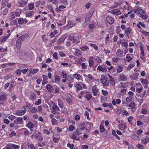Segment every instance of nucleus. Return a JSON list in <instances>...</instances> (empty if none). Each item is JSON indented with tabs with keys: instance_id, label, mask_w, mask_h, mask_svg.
Returning a JSON list of instances; mask_svg holds the SVG:
<instances>
[{
	"instance_id": "nucleus-64",
	"label": "nucleus",
	"mask_w": 149,
	"mask_h": 149,
	"mask_svg": "<svg viewBox=\"0 0 149 149\" xmlns=\"http://www.w3.org/2000/svg\"><path fill=\"white\" fill-rule=\"evenodd\" d=\"M95 60L97 62V63H100L102 62V61L101 59H100V58L98 57H97L95 58Z\"/></svg>"
},
{
	"instance_id": "nucleus-45",
	"label": "nucleus",
	"mask_w": 149,
	"mask_h": 149,
	"mask_svg": "<svg viewBox=\"0 0 149 149\" xmlns=\"http://www.w3.org/2000/svg\"><path fill=\"white\" fill-rule=\"evenodd\" d=\"M27 127L31 129L33 127V124L31 122H29L27 125Z\"/></svg>"
},
{
	"instance_id": "nucleus-40",
	"label": "nucleus",
	"mask_w": 149,
	"mask_h": 149,
	"mask_svg": "<svg viewBox=\"0 0 149 149\" xmlns=\"http://www.w3.org/2000/svg\"><path fill=\"white\" fill-rule=\"evenodd\" d=\"M88 78L90 79L92 81H94V78L93 77L91 74H89L87 75Z\"/></svg>"
},
{
	"instance_id": "nucleus-21",
	"label": "nucleus",
	"mask_w": 149,
	"mask_h": 149,
	"mask_svg": "<svg viewBox=\"0 0 149 149\" xmlns=\"http://www.w3.org/2000/svg\"><path fill=\"white\" fill-rule=\"evenodd\" d=\"M123 65H118V68L117 69V73H120L122 71L123 69Z\"/></svg>"
},
{
	"instance_id": "nucleus-54",
	"label": "nucleus",
	"mask_w": 149,
	"mask_h": 149,
	"mask_svg": "<svg viewBox=\"0 0 149 149\" xmlns=\"http://www.w3.org/2000/svg\"><path fill=\"white\" fill-rule=\"evenodd\" d=\"M51 122H52V124L53 125L57 124V120L54 118H53V119L52 120Z\"/></svg>"
},
{
	"instance_id": "nucleus-29",
	"label": "nucleus",
	"mask_w": 149,
	"mask_h": 149,
	"mask_svg": "<svg viewBox=\"0 0 149 149\" xmlns=\"http://www.w3.org/2000/svg\"><path fill=\"white\" fill-rule=\"evenodd\" d=\"M34 3H31L29 4V10H31L33 9L34 7Z\"/></svg>"
},
{
	"instance_id": "nucleus-31",
	"label": "nucleus",
	"mask_w": 149,
	"mask_h": 149,
	"mask_svg": "<svg viewBox=\"0 0 149 149\" xmlns=\"http://www.w3.org/2000/svg\"><path fill=\"white\" fill-rule=\"evenodd\" d=\"M6 99V96L5 95H2L0 96V101H4Z\"/></svg>"
},
{
	"instance_id": "nucleus-46",
	"label": "nucleus",
	"mask_w": 149,
	"mask_h": 149,
	"mask_svg": "<svg viewBox=\"0 0 149 149\" xmlns=\"http://www.w3.org/2000/svg\"><path fill=\"white\" fill-rule=\"evenodd\" d=\"M101 100L102 102H106L107 101V98L106 97L101 96Z\"/></svg>"
},
{
	"instance_id": "nucleus-41",
	"label": "nucleus",
	"mask_w": 149,
	"mask_h": 149,
	"mask_svg": "<svg viewBox=\"0 0 149 149\" xmlns=\"http://www.w3.org/2000/svg\"><path fill=\"white\" fill-rule=\"evenodd\" d=\"M109 81L110 84L111 85V86H113L114 85L115 83V81L114 80V79L109 80Z\"/></svg>"
},
{
	"instance_id": "nucleus-62",
	"label": "nucleus",
	"mask_w": 149,
	"mask_h": 149,
	"mask_svg": "<svg viewBox=\"0 0 149 149\" xmlns=\"http://www.w3.org/2000/svg\"><path fill=\"white\" fill-rule=\"evenodd\" d=\"M66 100L67 102L70 104H72V100H71L69 98H66Z\"/></svg>"
},
{
	"instance_id": "nucleus-20",
	"label": "nucleus",
	"mask_w": 149,
	"mask_h": 149,
	"mask_svg": "<svg viewBox=\"0 0 149 149\" xmlns=\"http://www.w3.org/2000/svg\"><path fill=\"white\" fill-rule=\"evenodd\" d=\"M73 134H74L75 135L79 136V135L82 134V133L81 131L79 129H78V128L77 129L75 132Z\"/></svg>"
},
{
	"instance_id": "nucleus-18",
	"label": "nucleus",
	"mask_w": 149,
	"mask_h": 149,
	"mask_svg": "<svg viewBox=\"0 0 149 149\" xmlns=\"http://www.w3.org/2000/svg\"><path fill=\"white\" fill-rule=\"evenodd\" d=\"M113 13L117 15L121 14L120 11L118 9H114L112 10Z\"/></svg>"
},
{
	"instance_id": "nucleus-34",
	"label": "nucleus",
	"mask_w": 149,
	"mask_h": 149,
	"mask_svg": "<svg viewBox=\"0 0 149 149\" xmlns=\"http://www.w3.org/2000/svg\"><path fill=\"white\" fill-rule=\"evenodd\" d=\"M85 97L88 101L90 100L92 97V95L90 94H88L85 95Z\"/></svg>"
},
{
	"instance_id": "nucleus-23",
	"label": "nucleus",
	"mask_w": 149,
	"mask_h": 149,
	"mask_svg": "<svg viewBox=\"0 0 149 149\" xmlns=\"http://www.w3.org/2000/svg\"><path fill=\"white\" fill-rule=\"evenodd\" d=\"M8 0H3L1 2L2 7L1 9L3 8L8 3Z\"/></svg>"
},
{
	"instance_id": "nucleus-61",
	"label": "nucleus",
	"mask_w": 149,
	"mask_h": 149,
	"mask_svg": "<svg viewBox=\"0 0 149 149\" xmlns=\"http://www.w3.org/2000/svg\"><path fill=\"white\" fill-rule=\"evenodd\" d=\"M88 27L90 29H92L95 27V25L93 24H90L89 25Z\"/></svg>"
},
{
	"instance_id": "nucleus-39",
	"label": "nucleus",
	"mask_w": 149,
	"mask_h": 149,
	"mask_svg": "<svg viewBox=\"0 0 149 149\" xmlns=\"http://www.w3.org/2000/svg\"><path fill=\"white\" fill-rule=\"evenodd\" d=\"M60 3L67 5L68 4L67 0H60Z\"/></svg>"
},
{
	"instance_id": "nucleus-22",
	"label": "nucleus",
	"mask_w": 149,
	"mask_h": 149,
	"mask_svg": "<svg viewBox=\"0 0 149 149\" xmlns=\"http://www.w3.org/2000/svg\"><path fill=\"white\" fill-rule=\"evenodd\" d=\"M129 107L131 108V109H134L136 106L134 102V101L132 102L129 104Z\"/></svg>"
},
{
	"instance_id": "nucleus-49",
	"label": "nucleus",
	"mask_w": 149,
	"mask_h": 149,
	"mask_svg": "<svg viewBox=\"0 0 149 149\" xmlns=\"http://www.w3.org/2000/svg\"><path fill=\"white\" fill-rule=\"evenodd\" d=\"M141 82L142 83L144 84H148V81L146 79H142V78L141 79Z\"/></svg>"
},
{
	"instance_id": "nucleus-3",
	"label": "nucleus",
	"mask_w": 149,
	"mask_h": 149,
	"mask_svg": "<svg viewBox=\"0 0 149 149\" xmlns=\"http://www.w3.org/2000/svg\"><path fill=\"white\" fill-rule=\"evenodd\" d=\"M35 137L36 139L38 141H42L43 140V138L40 132H38L37 133H35Z\"/></svg>"
},
{
	"instance_id": "nucleus-42",
	"label": "nucleus",
	"mask_w": 149,
	"mask_h": 149,
	"mask_svg": "<svg viewBox=\"0 0 149 149\" xmlns=\"http://www.w3.org/2000/svg\"><path fill=\"white\" fill-rule=\"evenodd\" d=\"M135 65V63H132L130 65L127 69V70H130L132 68L134 67Z\"/></svg>"
},
{
	"instance_id": "nucleus-55",
	"label": "nucleus",
	"mask_w": 149,
	"mask_h": 149,
	"mask_svg": "<svg viewBox=\"0 0 149 149\" xmlns=\"http://www.w3.org/2000/svg\"><path fill=\"white\" fill-rule=\"evenodd\" d=\"M72 43H73L72 42L69 40H67L66 43L67 45L68 46H70Z\"/></svg>"
},
{
	"instance_id": "nucleus-12",
	"label": "nucleus",
	"mask_w": 149,
	"mask_h": 149,
	"mask_svg": "<svg viewBox=\"0 0 149 149\" xmlns=\"http://www.w3.org/2000/svg\"><path fill=\"white\" fill-rule=\"evenodd\" d=\"M42 76L43 77L42 85V86H44L45 84H47L48 83V81L46 79V78L47 77L46 75L45 74H42Z\"/></svg>"
},
{
	"instance_id": "nucleus-53",
	"label": "nucleus",
	"mask_w": 149,
	"mask_h": 149,
	"mask_svg": "<svg viewBox=\"0 0 149 149\" xmlns=\"http://www.w3.org/2000/svg\"><path fill=\"white\" fill-rule=\"evenodd\" d=\"M89 65L90 67H92L94 64V62L92 59H90L89 61Z\"/></svg>"
},
{
	"instance_id": "nucleus-59",
	"label": "nucleus",
	"mask_w": 149,
	"mask_h": 149,
	"mask_svg": "<svg viewBox=\"0 0 149 149\" xmlns=\"http://www.w3.org/2000/svg\"><path fill=\"white\" fill-rule=\"evenodd\" d=\"M61 73L62 74V76L63 78H66L67 77V74L65 72L63 71Z\"/></svg>"
},
{
	"instance_id": "nucleus-63",
	"label": "nucleus",
	"mask_w": 149,
	"mask_h": 149,
	"mask_svg": "<svg viewBox=\"0 0 149 149\" xmlns=\"http://www.w3.org/2000/svg\"><path fill=\"white\" fill-rule=\"evenodd\" d=\"M136 147L139 148V149H144L143 146L142 145L139 144H137Z\"/></svg>"
},
{
	"instance_id": "nucleus-16",
	"label": "nucleus",
	"mask_w": 149,
	"mask_h": 149,
	"mask_svg": "<svg viewBox=\"0 0 149 149\" xmlns=\"http://www.w3.org/2000/svg\"><path fill=\"white\" fill-rule=\"evenodd\" d=\"M141 142L144 145H146L149 142V139L147 138H143L141 139Z\"/></svg>"
},
{
	"instance_id": "nucleus-2",
	"label": "nucleus",
	"mask_w": 149,
	"mask_h": 149,
	"mask_svg": "<svg viewBox=\"0 0 149 149\" xmlns=\"http://www.w3.org/2000/svg\"><path fill=\"white\" fill-rule=\"evenodd\" d=\"M68 36L67 34H65L63 35L57 41L56 43L58 45H60L64 42L65 39Z\"/></svg>"
},
{
	"instance_id": "nucleus-37",
	"label": "nucleus",
	"mask_w": 149,
	"mask_h": 149,
	"mask_svg": "<svg viewBox=\"0 0 149 149\" xmlns=\"http://www.w3.org/2000/svg\"><path fill=\"white\" fill-rule=\"evenodd\" d=\"M39 70L38 69H36L34 70H30V73L33 74L37 73Z\"/></svg>"
},
{
	"instance_id": "nucleus-1",
	"label": "nucleus",
	"mask_w": 149,
	"mask_h": 149,
	"mask_svg": "<svg viewBox=\"0 0 149 149\" xmlns=\"http://www.w3.org/2000/svg\"><path fill=\"white\" fill-rule=\"evenodd\" d=\"M100 81L102 84L104 86H107L109 84V81L108 78L102 75L101 77Z\"/></svg>"
},
{
	"instance_id": "nucleus-32",
	"label": "nucleus",
	"mask_w": 149,
	"mask_h": 149,
	"mask_svg": "<svg viewBox=\"0 0 149 149\" xmlns=\"http://www.w3.org/2000/svg\"><path fill=\"white\" fill-rule=\"evenodd\" d=\"M139 74L138 73H135L132 76V77H133V79L135 80L137 79L138 78Z\"/></svg>"
},
{
	"instance_id": "nucleus-11",
	"label": "nucleus",
	"mask_w": 149,
	"mask_h": 149,
	"mask_svg": "<svg viewBox=\"0 0 149 149\" xmlns=\"http://www.w3.org/2000/svg\"><path fill=\"white\" fill-rule=\"evenodd\" d=\"M30 98L32 101L36 100V95L34 92H32L31 93Z\"/></svg>"
},
{
	"instance_id": "nucleus-8",
	"label": "nucleus",
	"mask_w": 149,
	"mask_h": 149,
	"mask_svg": "<svg viewBox=\"0 0 149 149\" xmlns=\"http://www.w3.org/2000/svg\"><path fill=\"white\" fill-rule=\"evenodd\" d=\"M100 132L103 135H104L107 133V130L105 129L104 126L103 125H101L100 126Z\"/></svg>"
},
{
	"instance_id": "nucleus-52",
	"label": "nucleus",
	"mask_w": 149,
	"mask_h": 149,
	"mask_svg": "<svg viewBox=\"0 0 149 149\" xmlns=\"http://www.w3.org/2000/svg\"><path fill=\"white\" fill-rule=\"evenodd\" d=\"M137 11L142 14L146 13V12L144 11V10L139 8L137 9Z\"/></svg>"
},
{
	"instance_id": "nucleus-57",
	"label": "nucleus",
	"mask_w": 149,
	"mask_h": 149,
	"mask_svg": "<svg viewBox=\"0 0 149 149\" xmlns=\"http://www.w3.org/2000/svg\"><path fill=\"white\" fill-rule=\"evenodd\" d=\"M102 92L103 95L105 96L107 95L108 94V92L106 90H102Z\"/></svg>"
},
{
	"instance_id": "nucleus-13",
	"label": "nucleus",
	"mask_w": 149,
	"mask_h": 149,
	"mask_svg": "<svg viewBox=\"0 0 149 149\" xmlns=\"http://www.w3.org/2000/svg\"><path fill=\"white\" fill-rule=\"evenodd\" d=\"M71 138L73 140H75L78 141H79L80 140L79 136L75 135L73 134H72V135L71 137Z\"/></svg>"
},
{
	"instance_id": "nucleus-26",
	"label": "nucleus",
	"mask_w": 149,
	"mask_h": 149,
	"mask_svg": "<svg viewBox=\"0 0 149 149\" xmlns=\"http://www.w3.org/2000/svg\"><path fill=\"white\" fill-rule=\"evenodd\" d=\"M9 35H8L7 36H4L2 38H1L0 40V42H5L6 40L8 38Z\"/></svg>"
},
{
	"instance_id": "nucleus-38",
	"label": "nucleus",
	"mask_w": 149,
	"mask_h": 149,
	"mask_svg": "<svg viewBox=\"0 0 149 149\" xmlns=\"http://www.w3.org/2000/svg\"><path fill=\"white\" fill-rule=\"evenodd\" d=\"M37 110L36 108L35 107H32L31 109L30 110V111L32 113H36Z\"/></svg>"
},
{
	"instance_id": "nucleus-51",
	"label": "nucleus",
	"mask_w": 149,
	"mask_h": 149,
	"mask_svg": "<svg viewBox=\"0 0 149 149\" xmlns=\"http://www.w3.org/2000/svg\"><path fill=\"white\" fill-rule=\"evenodd\" d=\"M73 78L71 75H69L67 77H66V79L67 81H71L73 79Z\"/></svg>"
},
{
	"instance_id": "nucleus-60",
	"label": "nucleus",
	"mask_w": 149,
	"mask_h": 149,
	"mask_svg": "<svg viewBox=\"0 0 149 149\" xmlns=\"http://www.w3.org/2000/svg\"><path fill=\"white\" fill-rule=\"evenodd\" d=\"M8 10L6 8H5L3 11V14L4 15H6L7 14L8 12Z\"/></svg>"
},
{
	"instance_id": "nucleus-28",
	"label": "nucleus",
	"mask_w": 149,
	"mask_h": 149,
	"mask_svg": "<svg viewBox=\"0 0 149 149\" xmlns=\"http://www.w3.org/2000/svg\"><path fill=\"white\" fill-rule=\"evenodd\" d=\"M52 108V109L54 110L55 111H60V109L58 106L55 104H54L53 105Z\"/></svg>"
},
{
	"instance_id": "nucleus-36",
	"label": "nucleus",
	"mask_w": 149,
	"mask_h": 149,
	"mask_svg": "<svg viewBox=\"0 0 149 149\" xmlns=\"http://www.w3.org/2000/svg\"><path fill=\"white\" fill-rule=\"evenodd\" d=\"M73 76L75 77V78L78 80L80 79L81 77L80 75L78 74H73Z\"/></svg>"
},
{
	"instance_id": "nucleus-27",
	"label": "nucleus",
	"mask_w": 149,
	"mask_h": 149,
	"mask_svg": "<svg viewBox=\"0 0 149 149\" xmlns=\"http://www.w3.org/2000/svg\"><path fill=\"white\" fill-rule=\"evenodd\" d=\"M67 146L71 149H77L76 147L75 148H74V146L73 144H71L70 143H68L67 144Z\"/></svg>"
},
{
	"instance_id": "nucleus-17",
	"label": "nucleus",
	"mask_w": 149,
	"mask_h": 149,
	"mask_svg": "<svg viewBox=\"0 0 149 149\" xmlns=\"http://www.w3.org/2000/svg\"><path fill=\"white\" fill-rule=\"evenodd\" d=\"M34 14L33 11H30L26 12V16L29 17H31Z\"/></svg>"
},
{
	"instance_id": "nucleus-10",
	"label": "nucleus",
	"mask_w": 149,
	"mask_h": 149,
	"mask_svg": "<svg viewBox=\"0 0 149 149\" xmlns=\"http://www.w3.org/2000/svg\"><path fill=\"white\" fill-rule=\"evenodd\" d=\"M106 19L108 22L110 24H112L114 22V19L111 17L108 16Z\"/></svg>"
},
{
	"instance_id": "nucleus-14",
	"label": "nucleus",
	"mask_w": 149,
	"mask_h": 149,
	"mask_svg": "<svg viewBox=\"0 0 149 149\" xmlns=\"http://www.w3.org/2000/svg\"><path fill=\"white\" fill-rule=\"evenodd\" d=\"M119 79L120 81H125L126 80V77L124 74H120L119 77Z\"/></svg>"
},
{
	"instance_id": "nucleus-35",
	"label": "nucleus",
	"mask_w": 149,
	"mask_h": 149,
	"mask_svg": "<svg viewBox=\"0 0 149 149\" xmlns=\"http://www.w3.org/2000/svg\"><path fill=\"white\" fill-rule=\"evenodd\" d=\"M90 45L95 50H98V48L96 45L93 43H90Z\"/></svg>"
},
{
	"instance_id": "nucleus-48",
	"label": "nucleus",
	"mask_w": 149,
	"mask_h": 149,
	"mask_svg": "<svg viewBox=\"0 0 149 149\" xmlns=\"http://www.w3.org/2000/svg\"><path fill=\"white\" fill-rule=\"evenodd\" d=\"M116 113L118 114H120L122 111V109L121 108L119 107L117 108L116 111Z\"/></svg>"
},
{
	"instance_id": "nucleus-24",
	"label": "nucleus",
	"mask_w": 149,
	"mask_h": 149,
	"mask_svg": "<svg viewBox=\"0 0 149 149\" xmlns=\"http://www.w3.org/2000/svg\"><path fill=\"white\" fill-rule=\"evenodd\" d=\"M74 86L78 90H80L82 89V87L80 85L79 83L78 84L76 83L75 84Z\"/></svg>"
},
{
	"instance_id": "nucleus-47",
	"label": "nucleus",
	"mask_w": 149,
	"mask_h": 149,
	"mask_svg": "<svg viewBox=\"0 0 149 149\" xmlns=\"http://www.w3.org/2000/svg\"><path fill=\"white\" fill-rule=\"evenodd\" d=\"M67 40H69L71 41L73 43L74 42L76 41V40L74 39V37L73 36H70V37H69Z\"/></svg>"
},
{
	"instance_id": "nucleus-43",
	"label": "nucleus",
	"mask_w": 149,
	"mask_h": 149,
	"mask_svg": "<svg viewBox=\"0 0 149 149\" xmlns=\"http://www.w3.org/2000/svg\"><path fill=\"white\" fill-rule=\"evenodd\" d=\"M129 55H130V54H127L126 56L127 60L128 62H130L132 60V58L130 56H129Z\"/></svg>"
},
{
	"instance_id": "nucleus-7",
	"label": "nucleus",
	"mask_w": 149,
	"mask_h": 149,
	"mask_svg": "<svg viewBox=\"0 0 149 149\" xmlns=\"http://www.w3.org/2000/svg\"><path fill=\"white\" fill-rule=\"evenodd\" d=\"M92 91L93 93V95L94 96H96L97 95V93L98 92V89L97 88L96 86H93L92 88Z\"/></svg>"
},
{
	"instance_id": "nucleus-33",
	"label": "nucleus",
	"mask_w": 149,
	"mask_h": 149,
	"mask_svg": "<svg viewBox=\"0 0 149 149\" xmlns=\"http://www.w3.org/2000/svg\"><path fill=\"white\" fill-rule=\"evenodd\" d=\"M139 14H140L141 17L143 19H147L148 17V15L146 14L145 13V14H143L141 13H140Z\"/></svg>"
},
{
	"instance_id": "nucleus-50",
	"label": "nucleus",
	"mask_w": 149,
	"mask_h": 149,
	"mask_svg": "<svg viewBox=\"0 0 149 149\" xmlns=\"http://www.w3.org/2000/svg\"><path fill=\"white\" fill-rule=\"evenodd\" d=\"M74 127L72 125H70L69 126L68 130L70 131H71L73 130L74 129Z\"/></svg>"
},
{
	"instance_id": "nucleus-15",
	"label": "nucleus",
	"mask_w": 149,
	"mask_h": 149,
	"mask_svg": "<svg viewBox=\"0 0 149 149\" xmlns=\"http://www.w3.org/2000/svg\"><path fill=\"white\" fill-rule=\"evenodd\" d=\"M46 88L48 91L52 92L53 91V87L50 84H47L46 86Z\"/></svg>"
},
{
	"instance_id": "nucleus-56",
	"label": "nucleus",
	"mask_w": 149,
	"mask_h": 149,
	"mask_svg": "<svg viewBox=\"0 0 149 149\" xmlns=\"http://www.w3.org/2000/svg\"><path fill=\"white\" fill-rule=\"evenodd\" d=\"M62 101L61 100L58 101V105L61 109H63V104H61Z\"/></svg>"
},
{
	"instance_id": "nucleus-6",
	"label": "nucleus",
	"mask_w": 149,
	"mask_h": 149,
	"mask_svg": "<svg viewBox=\"0 0 149 149\" xmlns=\"http://www.w3.org/2000/svg\"><path fill=\"white\" fill-rule=\"evenodd\" d=\"M23 121V118H18L15 120L14 122L15 124H21Z\"/></svg>"
},
{
	"instance_id": "nucleus-30",
	"label": "nucleus",
	"mask_w": 149,
	"mask_h": 149,
	"mask_svg": "<svg viewBox=\"0 0 149 149\" xmlns=\"http://www.w3.org/2000/svg\"><path fill=\"white\" fill-rule=\"evenodd\" d=\"M55 81L54 82L55 83H56L57 82H60L61 81V78L60 77L58 76H56L55 77Z\"/></svg>"
},
{
	"instance_id": "nucleus-58",
	"label": "nucleus",
	"mask_w": 149,
	"mask_h": 149,
	"mask_svg": "<svg viewBox=\"0 0 149 149\" xmlns=\"http://www.w3.org/2000/svg\"><path fill=\"white\" fill-rule=\"evenodd\" d=\"M80 49L83 51H85L87 49H88L89 48L88 47L86 46H83Z\"/></svg>"
},
{
	"instance_id": "nucleus-25",
	"label": "nucleus",
	"mask_w": 149,
	"mask_h": 149,
	"mask_svg": "<svg viewBox=\"0 0 149 149\" xmlns=\"http://www.w3.org/2000/svg\"><path fill=\"white\" fill-rule=\"evenodd\" d=\"M134 97L132 96H129L127 97L126 99V101L128 103L131 102L133 99Z\"/></svg>"
},
{
	"instance_id": "nucleus-4",
	"label": "nucleus",
	"mask_w": 149,
	"mask_h": 149,
	"mask_svg": "<svg viewBox=\"0 0 149 149\" xmlns=\"http://www.w3.org/2000/svg\"><path fill=\"white\" fill-rule=\"evenodd\" d=\"M78 129H79L81 131V130H84L85 129L86 130H87V129L86 127V125L84 122H81L78 125Z\"/></svg>"
},
{
	"instance_id": "nucleus-5",
	"label": "nucleus",
	"mask_w": 149,
	"mask_h": 149,
	"mask_svg": "<svg viewBox=\"0 0 149 149\" xmlns=\"http://www.w3.org/2000/svg\"><path fill=\"white\" fill-rule=\"evenodd\" d=\"M97 71L98 70L102 72H107V68L105 66L103 67L102 65H99L97 68Z\"/></svg>"
},
{
	"instance_id": "nucleus-44",
	"label": "nucleus",
	"mask_w": 149,
	"mask_h": 149,
	"mask_svg": "<svg viewBox=\"0 0 149 149\" xmlns=\"http://www.w3.org/2000/svg\"><path fill=\"white\" fill-rule=\"evenodd\" d=\"M18 22L19 24H24V19L20 18L18 20Z\"/></svg>"
},
{
	"instance_id": "nucleus-9",
	"label": "nucleus",
	"mask_w": 149,
	"mask_h": 149,
	"mask_svg": "<svg viewBox=\"0 0 149 149\" xmlns=\"http://www.w3.org/2000/svg\"><path fill=\"white\" fill-rule=\"evenodd\" d=\"M26 112V110L23 109L19 110L16 113V115L18 116H22Z\"/></svg>"
},
{
	"instance_id": "nucleus-19",
	"label": "nucleus",
	"mask_w": 149,
	"mask_h": 149,
	"mask_svg": "<svg viewBox=\"0 0 149 149\" xmlns=\"http://www.w3.org/2000/svg\"><path fill=\"white\" fill-rule=\"evenodd\" d=\"M131 32V29L130 27H128V28L126 29L125 31V33L126 34L127 36L130 34Z\"/></svg>"
}]
</instances>
